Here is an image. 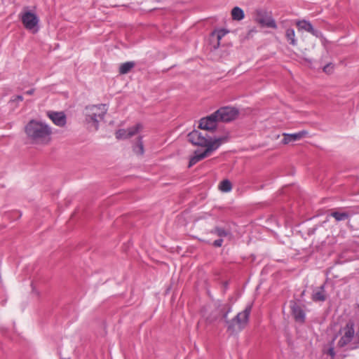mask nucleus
I'll return each mask as SVG.
<instances>
[{"mask_svg": "<svg viewBox=\"0 0 359 359\" xmlns=\"http://www.w3.org/2000/svg\"><path fill=\"white\" fill-rule=\"evenodd\" d=\"M21 21L24 27L28 30H38L37 26L39 22V18L36 15L29 11L25 10L20 15Z\"/></svg>", "mask_w": 359, "mask_h": 359, "instance_id": "5", "label": "nucleus"}, {"mask_svg": "<svg viewBox=\"0 0 359 359\" xmlns=\"http://www.w3.org/2000/svg\"><path fill=\"white\" fill-rule=\"evenodd\" d=\"M34 89H31V90H27L25 93L27 95H32L34 93Z\"/></svg>", "mask_w": 359, "mask_h": 359, "instance_id": "29", "label": "nucleus"}, {"mask_svg": "<svg viewBox=\"0 0 359 359\" xmlns=\"http://www.w3.org/2000/svg\"><path fill=\"white\" fill-rule=\"evenodd\" d=\"M334 69V65L332 63H328L323 67V72L327 74L333 73Z\"/></svg>", "mask_w": 359, "mask_h": 359, "instance_id": "24", "label": "nucleus"}, {"mask_svg": "<svg viewBox=\"0 0 359 359\" xmlns=\"http://www.w3.org/2000/svg\"><path fill=\"white\" fill-rule=\"evenodd\" d=\"M47 114L56 126L62 127L66 124V116L63 112L48 111Z\"/></svg>", "mask_w": 359, "mask_h": 359, "instance_id": "12", "label": "nucleus"}, {"mask_svg": "<svg viewBox=\"0 0 359 359\" xmlns=\"http://www.w3.org/2000/svg\"><path fill=\"white\" fill-rule=\"evenodd\" d=\"M290 309L292 314L297 322L304 323L305 320V313L302 307L295 302H290Z\"/></svg>", "mask_w": 359, "mask_h": 359, "instance_id": "11", "label": "nucleus"}, {"mask_svg": "<svg viewBox=\"0 0 359 359\" xmlns=\"http://www.w3.org/2000/svg\"><path fill=\"white\" fill-rule=\"evenodd\" d=\"M327 353L330 355L332 358H334L335 356L334 347L331 346L330 348H329V349L327 351Z\"/></svg>", "mask_w": 359, "mask_h": 359, "instance_id": "27", "label": "nucleus"}, {"mask_svg": "<svg viewBox=\"0 0 359 359\" xmlns=\"http://www.w3.org/2000/svg\"><path fill=\"white\" fill-rule=\"evenodd\" d=\"M296 25L299 29L305 30L318 38L322 36V32L318 29H315L309 21L305 20H299L296 22Z\"/></svg>", "mask_w": 359, "mask_h": 359, "instance_id": "10", "label": "nucleus"}, {"mask_svg": "<svg viewBox=\"0 0 359 359\" xmlns=\"http://www.w3.org/2000/svg\"><path fill=\"white\" fill-rule=\"evenodd\" d=\"M143 128V126L141 123H137L134 126H132L127 130V135L128 138L134 136L137 133H138Z\"/></svg>", "mask_w": 359, "mask_h": 359, "instance_id": "20", "label": "nucleus"}, {"mask_svg": "<svg viewBox=\"0 0 359 359\" xmlns=\"http://www.w3.org/2000/svg\"><path fill=\"white\" fill-rule=\"evenodd\" d=\"M107 110V105L104 104L88 106L85 109L86 121L97 130L99 123L104 119Z\"/></svg>", "mask_w": 359, "mask_h": 359, "instance_id": "4", "label": "nucleus"}, {"mask_svg": "<svg viewBox=\"0 0 359 359\" xmlns=\"http://www.w3.org/2000/svg\"><path fill=\"white\" fill-rule=\"evenodd\" d=\"M285 37L289 43L295 46L297 45V40L295 36L294 30L292 28H289L285 32Z\"/></svg>", "mask_w": 359, "mask_h": 359, "instance_id": "15", "label": "nucleus"}, {"mask_svg": "<svg viewBox=\"0 0 359 359\" xmlns=\"http://www.w3.org/2000/svg\"><path fill=\"white\" fill-rule=\"evenodd\" d=\"M28 140L34 144L46 145L51 140V128L44 122L31 120L25 127Z\"/></svg>", "mask_w": 359, "mask_h": 359, "instance_id": "2", "label": "nucleus"}, {"mask_svg": "<svg viewBox=\"0 0 359 359\" xmlns=\"http://www.w3.org/2000/svg\"><path fill=\"white\" fill-rule=\"evenodd\" d=\"M222 244H223V239L222 238L217 239L212 243V245L215 247H217V248L221 247L222 245Z\"/></svg>", "mask_w": 359, "mask_h": 359, "instance_id": "25", "label": "nucleus"}, {"mask_svg": "<svg viewBox=\"0 0 359 359\" xmlns=\"http://www.w3.org/2000/svg\"><path fill=\"white\" fill-rule=\"evenodd\" d=\"M312 299L314 302H324L326 299L325 286L321 285L318 289L313 291Z\"/></svg>", "mask_w": 359, "mask_h": 359, "instance_id": "14", "label": "nucleus"}, {"mask_svg": "<svg viewBox=\"0 0 359 359\" xmlns=\"http://www.w3.org/2000/svg\"><path fill=\"white\" fill-rule=\"evenodd\" d=\"M134 62H126L121 65L119 67V73L121 74H128L134 67Z\"/></svg>", "mask_w": 359, "mask_h": 359, "instance_id": "18", "label": "nucleus"}, {"mask_svg": "<svg viewBox=\"0 0 359 359\" xmlns=\"http://www.w3.org/2000/svg\"><path fill=\"white\" fill-rule=\"evenodd\" d=\"M215 114L219 121L229 122L236 118L238 111L234 107H224L216 111Z\"/></svg>", "mask_w": 359, "mask_h": 359, "instance_id": "7", "label": "nucleus"}, {"mask_svg": "<svg viewBox=\"0 0 359 359\" xmlns=\"http://www.w3.org/2000/svg\"><path fill=\"white\" fill-rule=\"evenodd\" d=\"M211 233L215 234L217 236L220 237V238L223 237H226L230 235V231L229 230H226L222 227H215L212 230H211Z\"/></svg>", "mask_w": 359, "mask_h": 359, "instance_id": "19", "label": "nucleus"}, {"mask_svg": "<svg viewBox=\"0 0 359 359\" xmlns=\"http://www.w3.org/2000/svg\"><path fill=\"white\" fill-rule=\"evenodd\" d=\"M23 97L22 95H16L14 99H13V101H17V102H21L22 101Z\"/></svg>", "mask_w": 359, "mask_h": 359, "instance_id": "28", "label": "nucleus"}, {"mask_svg": "<svg viewBox=\"0 0 359 359\" xmlns=\"http://www.w3.org/2000/svg\"><path fill=\"white\" fill-rule=\"evenodd\" d=\"M189 141L194 145L205 147V149L201 152L196 151L194 156L191 158L189 167H191L198 161L209 156L214 151L217 149L219 147L227 141L226 137H221L212 140L211 137L203 135L198 130H193L188 135Z\"/></svg>", "mask_w": 359, "mask_h": 359, "instance_id": "1", "label": "nucleus"}, {"mask_svg": "<svg viewBox=\"0 0 359 359\" xmlns=\"http://www.w3.org/2000/svg\"><path fill=\"white\" fill-rule=\"evenodd\" d=\"M340 333L341 337L338 341V346L339 347H344L350 344L355 337L353 324L352 323H348L346 326L341 330Z\"/></svg>", "mask_w": 359, "mask_h": 359, "instance_id": "6", "label": "nucleus"}, {"mask_svg": "<svg viewBox=\"0 0 359 359\" xmlns=\"http://www.w3.org/2000/svg\"><path fill=\"white\" fill-rule=\"evenodd\" d=\"M231 16L233 20L239 21L244 18L245 15L241 8L236 6L231 11Z\"/></svg>", "mask_w": 359, "mask_h": 359, "instance_id": "17", "label": "nucleus"}, {"mask_svg": "<svg viewBox=\"0 0 359 359\" xmlns=\"http://www.w3.org/2000/svg\"><path fill=\"white\" fill-rule=\"evenodd\" d=\"M330 216L334 217L337 221H344L349 217V214L345 212L334 211L330 213Z\"/></svg>", "mask_w": 359, "mask_h": 359, "instance_id": "21", "label": "nucleus"}, {"mask_svg": "<svg viewBox=\"0 0 359 359\" xmlns=\"http://www.w3.org/2000/svg\"><path fill=\"white\" fill-rule=\"evenodd\" d=\"M226 32H225L224 29L219 30L217 32V37L218 41H219L225 34Z\"/></svg>", "mask_w": 359, "mask_h": 359, "instance_id": "26", "label": "nucleus"}, {"mask_svg": "<svg viewBox=\"0 0 359 359\" xmlns=\"http://www.w3.org/2000/svg\"><path fill=\"white\" fill-rule=\"evenodd\" d=\"M133 151L137 155H143L144 152L142 137H139L137 142L133 145Z\"/></svg>", "mask_w": 359, "mask_h": 359, "instance_id": "16", "label": "nucleus"}, {"mask_svg": "<svg viewBox=\"0 0 359 359\" xmlns=\"http://www.w3.org/2000/svg\"><path fill=\"white\" fill-rule=\"evenodd\" d=\"M218 121L215 112L207 117L201 118L199 123V128L205 130H213L217 128Z\"/></svg>", "mask_w": 359, "mask_h": 359, "instance_id": "9", "label": "nucleus"}, {"mask_svg": "<svg viewBox=\"0 0 359 359\" xmlns=\"http://www.w3.org/2000/svg\"><path fill=\"white\" fill-rule=\"evenodd\" d=\"M116 137L117 139H128V137L127 135V130L126 129H120L116 132Z\"/></svg>", "mask_w": 359, "mask_h": 359, "instance_id": "23", "label": "nucleus"}, {"mask_svg": "<svg viewBox=\"0 0 359 359\" xmlns=\"http://www.w3.org/2000/svg\"><path fill=\"white\" fill-rule=\"evenodd\" d=\"M251 309L252 306L248 305L243 311L238 313L231 320H227V315L228 313L231 311V309H229L228 311L223 316V318L228 326V330L231 332L242 330L248 323Z\"/></svg>", "mask_w": 359, "mask_h": 359, "instance_id": "3", "label": "nucleus"}, {"mask_svg": "<svg viewBox=\"0 0 359 359\" xmlns=\"http://www.w3.org/2000/svg\"><path fill=\"white\" fill-rule=\"evenodd\" d=\"M255 20L262 26L273 29L277 28V25L274 19L264 10L256 11Z\"/></svg>", "mask_w": 359, "mask_h": 359, "instance_id": "8", "label": "nucleus"}, {"mask_svg": "<svg viewBox=\"0 0 359 359\" xmlns=\"http://www.w3.org/2000/svg\"><path fill=\"white\" fill-rule=\"evenodd\" d=\"M231 183L228 180H225L221 182L219 184V189L224 192H228L231 190Z\"/></svg>", "mask_w": 359, "mask_h": 359, "instance_id": "22", "label": "nucleus"}, {"mask_svg": "<svg viewBox=\"0 0 359 359\" xmlns=\"http://www.w3.org/2000/svg\"><path fill=\"white\" fill-rule=\"evenodd\" d=\"M307 133H308L306 130H302L298 133L292 134L284 133L282 142L285 144H287L290 142H296L304 138L307 135Z\"/></svg>", "mask_w": 359, "mask_h": 359, "instance_id": "13", "label": "nucleus"}]
</instances>
